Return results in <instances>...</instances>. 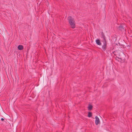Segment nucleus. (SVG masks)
I'll use <instances>...</instances> for the list:
<instances>
[{
    "label": "nucleus",
    "mask_w": 132,
    "mask_h": 132,
    "mask_svg": "<svg viewBox=\"0 0 132 132\" xmlns=\"http://www.w3.org/2000/svg\"><path fill=\"white\" fill-rule=\"evenodd\" d=\"M68 21L71 28L74 29L76 27V22L73 18L69 16L68 17Z\"/></svg>",
    "instance_id": "obj_1"
},
{
    "label": "nucleus",
    "mask_w": 132,
    "mask_h": 132,
    "mask_svg": "<svg viewBox=\"0 0 132 132\" xmlns=\"http://www.w3.org/2000/svg\"><path fill=\"white\" fill-rule=\"evenodd\" d=\"M95 123L96 125H97L98 124H100V121L98 117L97 116H96L95 117Z\"/></svg>",
    "instance_id": "obj_2"
},
{
    "label": "nucleus",
    "mask_w": 132,
    "mask_h": 132,
    "mask_svg": "<svg viewBox=\"0 0 132 132\" xmlns=\"http://www.w3.org/2000/svg\"><path fill=\"white\" fill-rule=\"evenodd\" d=\"M96 43L98 45H101V43L100 42V40L99 39H97L95 40Z\"/></svg>",
    "instance_id": "obj_3"
},
{
    "label": "nucleus",
    "mask_w": 132,
    "mask_h": 132,
    "mask_svg": "<svg viewBox=\"0 0 132 132\" xmlns=\"http://www.w3.org/2000/svg\"><path fill=\"white\" fill-rule=\"evenodd\" d=\"M18 48L19 50H21L23 49V47L22 45H19L18 46Z\"/></svg>",
    "instance_id": "obj_4"
},
{
    "label": "nucleus",
    "mask_w": 132,
    "mask_h": 132,
    "mask_svg": "<svg viewBox=\"0 0 132 132\" xmlns=\"http://www.w3.org/2000/svg\"><path fill=\"white\" fill-rule=\"evenodd\" d=\"M93 108V106L90 104H89L88 107V110H91Z\"/></svg>",
    "instance_id": "obj_5"
},
{
    "label": "nucleus",
    "mask_w": 132,
    "mask_h": 132,
    "mask_svg": "<svg viewBox=\"0 0 132 132\" xmlns=\"http://www.w3.org/2000/svg\"><path fill=\"white\" fill-rule=\"evenodd\" d=\"M106 46V42L105 43L104 45L102 46V48L103 51H105Z\"/></svg>",
    "instance_id": "obj_6"
},
{
    "label": "nucleus",
    "mask_w": 132,
    "mask_h": 132,
    "mask_svg": "<svg viewBox=\"0 0 132 132\" xmlns=\"http://www.w3.org/2000/svg\"><path fill=\"white\" fill-rule=\"evenodd\" d=\"M92 113L91 112H89L88 113V114L87 116L89 117H92Z\"/></svg>",
    "instance_id": "obj_7"
},
{
    "label": "nucleus",
    "mask_w": 132,
    "mask_h": 132,
    "mask_svg": "<svg viewBox=\"0 0 132 132\" xmlns=\"http://www.w3.org/2000/svg\"><path fill=\"white\" fill-rule=\"evenodd\" d=\"M1 120L2 121H3L4 120V119L3 118H2L1 119Z\"/></svg>",
    "instance_id": "obj_8"
}]
</instances>
